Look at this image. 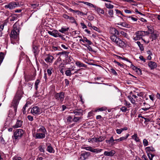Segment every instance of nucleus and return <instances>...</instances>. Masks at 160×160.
Returning a JSON list of instances; mask_svg holds the SVG:
<instances>
[{
  "instance_id": "1",
  "label": "nucleus",
  "mask_w": 160,
  "mask_h": 160,
  "mask_svg": "<svg viewBox=\"0 0 160 160\" xmlns=\"http://www.w3.org/2000/svg\"><path fill=\"white\" fill-rule=\"evenodd\" d=\"M23 94V92L22 87L21 86L18 87L11 104V107L13 108L15 113L17 111V108L19 101Z\"/></svg>"
},
{
  "instance_id": "2",
  "label": "nucleus",
  "mask_w": 160,
  "mask_h": 160,
  "mask_svg": "<svg viewBox=\"0 0 160 160\" xmlns=\"http://www.w3.org/2000/svg\"><path fill=\"white\" fill-rule=\"evenodd\" d=\"M13 132L14 133L12 136L13 142L16 144L18 142L19 140L22 137L24 132L23 130L21 129H17Z\"/></svg>"
},
{
  "instance_id": "3",
  "label": "nucleus",
  "mask_w": 160,
  "mask_h": 160,
  "mask_svg": "<svg viewBox=\"0 0 160 160\" xmlns=\"http://www.w3.org/2000/svg\"><path fill=\"white\" fill-rule=\"evenodd\" d=\"M46 133L47 131L45 127L41 126L37 130L35 138L36 139H43L45 138Z\"/></svg>"
},
{
  "instance_id": "4",
  "label": "nucleus",
  "mask_w": 160,
  "mask_h": 160,
  "mask_svg": "<svg viewBox=\"0 0 160 160\" xmlns=\"http://www.w3.org/2000/svg\"><path fill=\"white\" fill-rule=\"evenodd\" d=\"M110 39L113 42L121 48L124 47L126 46L125 42L122 39L117 37L116 35L111 36Z\"/></svg>"
},
{
  "instance_id": "5",
  "label": "nucleus",
  "mask_w": 160,
  "mask_h": 160,
  "mask_svg": "<svg viewBox=\"0 0 160 160\" xmlns=\"http://www.w3.org/2000/svg\"><path fill=\"white\" fill-rule=\"evenodd\" d=\"M150 32L147 31H139L135 32L133 39L135 41L139 40L142 38V37L146 35H148Z\"/></svg>"
},
{
  "instance_id": "6",
  "label": "nucleus",
  "mask_w": 160,
  "mask_h": 160,
  "mask_svg": "<svg viewBox=\"0 0 160 160\" xmlns=\"http://www.w3.org/2000/svg\"><path fill=\"white\" fill-rule=\"evenodd\" d=\"M65 92H56L54 94V96L55 99L59 104H62L64 101L65 98Z\"/></svg>"
},
{
  "instance_id": "7",
  "label": "nucleus",
  "mask_w": 160,
  "mask_h": 160,
  "mask_svg": "<svg viewBox=\"0 0 160 160\" xmlns=\"http://www.w3.org/2000/svg\"><path fill=\"white\" fill-rule=\"evenodd\" d=\"M13 28L10 34V37L11 39H17L19 35V27L16 25V23L13 25Z\"/></svg>"
},
{
  "instance_id": "8",
  "label": "nucleus",
  "mask_w": 160,
  "mask_h": 160,
  "mask_svg": "<svg viewBox=\"0 0 160 160\" xmlns=\"http://www.w3.org/2000/svg\"><path fill=\"white\" fill-rule=\"evenodd\" d=\"M19 6V3L16 2H11L8 4L5 5L4 8L5 9H9L10 10L14 8Z\"/></svg>"
},
{
  "instance_id": "9",
  "label": "nucleus",
  "mask_w": 160,
  "mask_h": 160,
  "mask_svg": "<svg viewBox=\"0 0 160 160\" xmlns=\"http://www.w3.org/2000/svg\"><path fill=\"white\" fill-rule=\"evenodd\" d=\"M31 113L34 115H38L41 113V110L38 106H34L31 109Z\"/></svg>"
},
{
  "instance_id": "10",
  "label": "nucleus",
  "mask_w": 160,
  "mask_h": 160,
  "mask_svg": "<svg viewBox=\"0 0 160 160\" xmlns=\"http://www.w3.org/2000/svg\"><path fill=\"white\" fill-rule=\"evenodd\" d=\"M84 149L88 150L90 151L93 152H95L96 153H98L101 152L102 151V149L100 148H96V149H93L92 148V147L91 146H88L85 147L84 148Z\"/></svg>"
},
{
  "instance_id": "11",
  "label": "nucleus",
  "mask_w": 160,
  "mask_h": 160,
  "mask_svg": "<svg viewBox=\"0 0 160 160\" xmlns=\"http://www.w3.org/2000/svg\"><path fill=\"white\" fill-rule=\"evenodd\" d=\"M115 141H116V139H114L113 137L112 136L109 140H106L105 141L106 143L112 146L118 143L117 142H115Z\"/></svg>"
},
{
  "instance_id": "12",
  "label": "nucleus",
  "mask_w": 160,
  "mask_h": 160,
  "mask_svg": "<svg viewBox=\"0 0 160 160\" xmlns=\"http://www.w3.org/2000/svg\"><path fill=\"white\" fill-rule=\"evenodd\" d=\"M53 58L52 56L48 54L44 58V60L48 63H51L52 62Z\"/></svg>"
},
{
  "instance_id": "13",
  "label": "nucleus",
  "mask_w": 160,
  "mask_h": 160,
  "mask_svg": "<svg viewBox=\"0 0 160 160\" xmlns=\"http://www.w3.org/2000/svg\"><path fill=\"white\" fill-rule=\"evenodd\" d=\"M71 113H74L75 115L80 116H82L83 110L80 108L76 109L73 111V112Z\"/></svg>"
},
{
  "instance_id": "14",
  "label": "nucleus",
  "mask_w": 160,
  "mask_h": 160,
  "mask_svg": "<svg viewBox=\"0 0 160 160\" xmlns=\"http://www.w3.org/2000/svg\"><path fill=\"white\" fill-rule=\"evenodd\" d=\"M109 32L112 35H119V32L114 28H110Z\"/></svg>"
},
{
  "instance_id": "15",
  "label": "nucleus",
  "mask_w": 160,
  "mask_h": 160,
  "mask_svg": "<svg viewBox=\"0 0 160 160\" xmlns=\"http://www.w3.org/2000/svg\"><path fill=\"white\" fill-rule=\"evenodd\" d=\"M148 65L151 70L154 69L157 66V63L153 61H149L148 63Z\"/></svg>"
},
{
  "instance_id": "16",
  "label": "nucleus",
  "mask_w": 160,
  "mask_h": 160,
  "mask_svg": "<svg viewBox=\"0 0 160 160\" xmlns=\"http://www.w3.org/2000/svg\"><path fill=\"white\" fill-rule=\"evenodd\" d=\"M74 70V68H73V67L71 68H68V69L65 71V74L67 76H71L72 74H74V73H72V71Z\"/></svg>"
},
{
  "instance_id": "17",
  "label": "nucleus",
  "mask_w": 160,
  "mask_h": 160,
  "mask_svg": "<svg viewBox=\"0 0 160 160\" xmlns=\"http://www.w3.org/2000/svg\"><path fill=\"white\" fill-rule=\"evenodd\" d=\"M115 153V151L114 150H112L110 152L105 151L104 154L106 156L112 157L113 156Z\"/></svg>"
},
{
  "instance_id": "18",
  "label": "nucleus",
  "mask_w": 160,
  "mask_h": 160,
  "mask_svg": "<svg viewBox=\"0 0 160 160\" xmlns=\"http://www.w3.org/2000/svg\"><path fill=\"white\" fill-rule=\"evenodd\" d=\"M22 121L21 120H18L15 124L13 125L12 127L14 128L21 127L22 125Z\"/></svg>"
},
{
  "instance_id": "19",
  "label": "nucleus",
  "mask_w": 160,
  "mask_h": 160,
  "mask_svg": "<svg viewBox=\"0 0 160 160\" xmlns=\"http://www.w3.org/2000/svg\"><path fill=\"white\" fill-rule=\"evenodd\" d=\"M48 32L49 34L55 38L58 37V36L57 35L58 31L56 30H54L52 31H48Z\"/></svg>"
},
{
  "instance_id": "20",
  "label": "nucleus",
  "mask_w": 160,
  "mask_h": 160,
  "mask_svg": "<svg viewBox=\"0 0 160 160\" xmlns=\"http://www.w3.org/2000/svg\"><path fill=\"white\" fill-rule=\"evenodd\" d=\"M32 51L34 53L35 56H36L38 54L39 50L37 46L33 45L32 47Z\"/></svg>"
},
{
  "instance_id": "21",
  "label": "nucleus",
  "mask_w": 160,
  "mask_h": 160,
  "mask_svg": "<svg viewBox=\"0 0 160 160\" xmlns=\"http://www.w3.org/2000/svg\"><path fill=\"white\" fill-rule=\"evenodd\" d=\"M90 155V153L89 152H84L81 154V158L82 160H85L87 158L88 156Z\"/></svg>"
},
{
  "instance_id": "22",
  "label": "nucleus",
  "mask_w": 160,
  "mask_h": 160,
  "mask_svg": "<svg viewBox=\"0 0 160 160\" xmlns=\"http://www.w3.org/2000/svg\"><path fill=\"white\" fill-rule=\"evenodd\" d=\"M129 135V134H127L126 136L121 137L118 139H116V140L118 141V142L122 141L123 140H126L128 138Z\"/></svg>"
},
{
  "instance_id": "23",
  "label": "nucleus",
  "mask_w": 160,
  "mask_h": 160,
  "mask_svg": "<svg viewBox=\"0 0 160 160\" xmlns=\"http://www.w3.org/2000/svg\"><path fill=\"white\" fill-rule=\"evenodd\" d=\"M17 15V14H14L11 15L9 18L10 21L11 22L13 21L17 20L18 19Z\"/></svg>"
},
{
  "instance_id": "24",
  "label": "nucleus",
  "mask_w": 160,
  "mask_h": 160,
  "mask_svg": "<svg viewBox=\"0 0 160 160\" xmlns=\"http://www.w3.org/2000/svg\"><path fill=\"white\" fill-rule=\"evenodd\" d=\"M158 36V34L156 33H154L153 32L151 33V37L152 39V41L156 40Z\"/></svg>"
},
{
  "instance_id": "25",
  "label": "nucleus",
  "mask_w": 160,
  "mask_h": 160,
  "mask_svg": "<svg viewBox=\"0 0 160 160\" xmlns=\"http://www.w3.org/2000/svg\"><path fill=\"white\" fill-rule=\"evenodd\" d=\"M132 138L136 142H139L140 141V139L139 137H138V134L137 133H134L133 135L132 136Z\"/></svg>"
},
{
  "instance_id": "26",
  "label": "nucleus",
  "mask_w": 160,
  "mask_h": 160,
  "mask_svg": "<svg viewBox=\"0 0 160 160\" xmlns=\"http://www.w3.org/2000/svg\"><path fill=\"white\" fill-rule=\"evenodd\" d=\"M95 10L97 12L101 14H104V11L103 9L101 8H100L97 7L96 6V8H94Z\"/></svg>"
},
{
  "instance_id": "27",
  "label": "nucleus",
  "mask_w": 160,
  "mask_h": 160,
  "mask_svg": "<svg viewBox=\"0 0 160 160\" xmlns=\"http://www.w3.org/2000/svg\"><path fill=\"white\" fill-rule=\"evenodd\" d=\"M49 145L48 146L47 151L50 153H54V150L51 146V144L49 143Z\"/></svg>"
},
{
  "instance_id": "28",
  "label": "nucleus",
  "mask_w": 160,
  "mask_h": 160,
  "mask_svg": "<svg viewBox=\"0 0 160 160\" xmlns=\"http://www.w3.org/2000/svg\"><path fill=\"white\" fill-rule=\"evenodd\" d=\"M122 36L123 37L125 38L128 39H129V37L128 34L125 32L124 31H121L119 32V34Z\"/></svg>"
},
{
  "instance_id": "29",
  "label": "nucleus",
  "mask_w": 160,
  "mask_h": 160,
  "mask_svg": "<svg viewBox=\"0 0 160 160\" xmlns=\"http://www.w3.org/2000/svg\"><path fill=\"white\" fill-rule=\"evenodd\" d=\"M100 140L99 138H93L91 139H90V140L89 141V142H100V140Z\"/></svg>"
},
{
  "instance_id": "30",
  "label": "nucleus",
  "mask_w": 160,
  "mask_h": 160,
  "mask_svg": "<svg viewBox=\"0 0 160 160\" xmlns=\"http://www.w3.org/2000/svg\"><path fill=\"white\" fill-rule=\"evenodd\" d=\"M145 149L147 152H154L155 151V149L152 147H147Z\"/></svg>"
},
{
  "instance_id": "31",
  "label": "nucleus",
  "mask_w": 160,
  "mask_h": 160,
  "mask_svg": "<svg viewBox=\"0 0 160 160\" xmlns=\"http://www.w3.org/2000/svg\"><path fill=\"white\" fill-rule=\"evenodd\" d=\"M69 52L64 51L58 52L57 55H61L63 54L66 57L68 56V55L69 54Z\"/></svg>"
},
{
  "instance_id": "32",
  "label": "nucleus",
  "mask_w": 160,
  "mask_h": 160,
  "mask_svg": "<svg viewBox=\"0 0 160 160\" xmlns=\"http://www.w3.org/2000/svg\"><path fill=\"white\" fill-rule=\"evenodd\" d=\"M69 28L68 27L66 28L62 27L59 30V31L62 33H64L68 31Z\"/></svg>"
},
{
  "instance_id": "33",
  "label": "nucleus",
  "mask_w": 160,
  "mask_h": 160,
  "mask_svg": "<svg viewBox=\"0 0 160 160\" xmlns=\"http://www.w3.org/2000/svg\"><path fill=\"white\" fill-rule=\"evenodd\" d=\"M75 64L77 66L79 67H85V65L84 64L79 61H77L75 63Z\"/></svg>"
},
{
  "instance_id": "34",
  "label": "nucleus",
  "mask_w": 160,
  "mask_h": 160,
  "mask_svg": "<svg viewBox=\"0 0 160 160\" xmlns=\"http://www.w3.org/2000/svg\"><path fill=\"white\" fill-rule=\"evenodd\" d=\"M107 109V108L105 107H102L98 108H97L94 110L95 112H99L100 111H105Z\"/></svg>"
},
{
  "instance_id": "35",
  "label": "nucleus",
  "mask_w": 160,
  "mask_h": 160,
  "mask_svg": "<svg viewBox=\"0 0 160 160\" xmlns=\"http://www.w3.org/2000/svg\"><path fill=\"white\" fill-rule=\"evenodd\" d=\"M118 24L125 28H128L129 27V25L126 22H120L118 23Z\"/></svg>"
},
{
  "instance_id": "36",
  "label": "nucleus",
  "mask_w": 160,
  "mask_h": 160,
  "mask_svg": "<svg viewBox=\"0 0 160 160\" xmlns=\"http://www.w3.org/2000/svg\"><path fill=\"white\" fill-rule=\"evenodd\" d=\"M137 43L138 45V47L140 49L141 51H143L144 50V47L142 44L140 42L138 41L137 42Z\"/></svg>"
},
{
  "instance_id": "37",
  "label": "nucleus",
  "mask_w": 160,
  "mask_h": 160,
  "mask_svg": "<svg viewBox=\"0 0 160 160\" xmlns=\"http://www.w3.org/2000/svg\"><path fill=\"white\" fill-rule=\"evenodd\" d=\"M40 80L38 79H37L35 82L34 84L35 88V90L37 91L38 90V85L40 83Z\"/></svg>"
},
{
  "instance_id": "38",
  "label": "nucleus",
  "mask_w": 160,
  "mask_h": 160,
  "mask_svg": "<svg viewBox=\"0 0 160 160\" xmlns=\"http://www.w3.org/2000/svg\"><path fill=\"white\" fill-rule=\"evenodd\" d=\"M82 118V117H74L72 119V121L74 122H76L79 121L80 119Z\"/></svg>"
},
{
  "instance_id": "39",
  "label": "nucleus",
  "mask_w": 160,
  "mask_h": 160,
  "mask_svg": "<svg viewBox=\"0 0 160 160\" xmlns=\"http://www.w3.org/2000/svg\"><path fill=\"white\" fill-rule=\"evenodd\" d=\"M128 98L132 104H134L135 103V100L133 99L132 96L129 95L128 96Z\"/></svg>"
},
{
  "instance_id": "40",
  "label": "nucleus",
  "mask_w": 160,
  "mask_h": 160,
  "mask_svg": "<svg viewBox=\"0 0 160 160\" xmlns=\"http://www.w3.org/2000/svg\"><path fill=\"white\" fill-rule=\"evenodd\" d=\"M105 6L107 8L109 9L113 8L114 7V6L109 3H105Z\"/></svg>"
},
{
  "instance_id": "41",
  "label": "nucleus",
  "mask_w": 160,
  "mask_h": 160,
  "mask_svg": "<svg viewBox=\"0 0 160 160\" xmlns=\"http://www.w3.org/2000/svg\"><path fill=\"white\" fill-rule=\"evenodd\" d=\"M48 75L49 76H50L53 72L52 70V68H49L47 70Z\"/></svg>"
},
{
  "instance_id": "42",
  "label": "nucleus",
  "mask_w": 160,
  "mask_h": 160,
  "mask_svg": "<svg viewBox=\"0 0 160 160\" xmlns=\"http://www.w3.org/2000/svg\"><path fill=\"white\" fill-rule=\"evenodd\" d=\"M108 14L109 16L112 18H113V11L112 10L109 9L108 11Z\"/></svg>"
},
{
  "instance_id": "43",
  "label": "nucleus",
  "mask_w": 160,
  "mask_h": 160,
  "mask_svg": "<svg viewBox=\"0 0 160 160\" xmlns=\"http://www.w3.org/2000/svg\"><path fill=\"white\" fill-rule=\"evenodd\" d=\"M69 19L70 20V22L72 23H74L77 25L76 21L73 17H70Z\"/></svg>"
},
{
  "instance_id": "44",
  "label": "nucleus",
  "mask_w": 160,
  "mask_h": 160,
  "mask_svg": "<svg viewBox=\"0 0 160 160\" xmlns=\"http://www.w3.org/2000/svg\"><path fill=\"white\" fill-rule=\"evenodd\" d=\"M148 158L150 160H152L154 156V155L151 152H147Z\"/></svg>"
},
{
  "instance_id": "45",
  "label": "nucleus",
  "mask_w": 160,
  "mask_h": 160,
  "mask_svg": "<svg viewBox=\"0 0 160 160\" xmlns=\"http://www.w3.org/2000/svg\"><path fill=\"white\" fill-rule=\"evenodd\" d=\"M84 40L85 42H87L88 45H91L92 44V43L90 41L87 39L86 37H84Z\"/></svg>"
},
{
  "instance_id": "46",
  "label": "nucleus",
  "mask_w": 160,
  "mask_h": 160,
  "mask_svg": "<svg viewBox=\"0 0 160 160\" xmlns=\"http://www.w3.org/2000/svg\"><path fill=\"white\" fill-rule=\"evenodd\" d=\"M84 3L90 7H93L94 8H96V6H94L93 4L89 2H84Z\"/></svg>"
},
{
  "instance_id": "47",
  "label": "nucleus",
  "mask_w": 160,
  "mask_h": 160,
  "mask_svg": "<svg viewBox=\"0 0 160 160\" xmlns=\"http://www.w3.org/2000/svg\"><path fill=\"white\" fill-rule=\"evenodd\" d=\"M120 110L123 112H126L127 111H128V110L125 106H123L120 108Z\"/></svg>"
},
{
  "instance_id": "48",
  "label": "nucleus",
  "mask_w": 160,
  "mask_h": 160,
  "mask_svg": "<svg viewBox=\"0 0 160 160\" xmlns=\"http://www.w3.org/2000/svg\"><path fill=\"white\" fill-rule=\"evenodd\" d=\"M147 28L148 30L149 31V32L151 33L153 32V28L152 26H147Z\"/></svg>"
},
{
  "instance_id": "49",
  "label": "nucleus",
  "mask_w": 160,
  "mask_h": 160,
  "mask_svg": "<svg viewBox=\"0 0 160 160\" xmlns=\"http://www.w3.org/2000/svg\"><path fill=\"white\" fill-rule=\"evenodd\" d=\"M72 119V117L69 116L67 118V121L68 122H71L73 121Z\"/></svg>"
},
{
  "instance_id": "50",
  "label": "nucleus",
  "mask_w": 160,
  "mask_h": 160,
  "mask_svg": "<svg viewBox=\"0 0 160 160\" xmlns=\"http://www.w3.org/2000/svg\"><path fill=\"white\" fill-rule=\"evenodd\" d=\"M59 48L60 47H59L52 46L51 50L52 51H55L56 50H59Z\"/></svg>"
},
{
  "instance_id": "51",
  "label": "nucleus",
  "mask_w": 160,
  "mask_h": 160,
  "mask_svg": "<svg viewBox=\"0 0 160 160\" xmlns=\"http://www.w3.org/2000/svg\"><path fill=\"white\" fill-rule=\"evenodd\" d=\"M134 70L138 73V74H141L142 73V71L139 68H136L134 69Z\"/></svg>"
},
{
  "instance_id": "52",
  "label": "nucleus",
  "mask_w": 160,
  "mask_h": 160,
  "mask_svg": "<svg viewBox=\"0 0 160 160\" xmlns=\"http://www.w3.org/2000/svg\"><path fill=\"white\" fill-rule=\"evenodd\" d=\"M83 45L87 47L88 49L89 50V51H92V48L91 46L88 45H86L85 44H82Z\"/></svg>"
},
{
  "instance_id": "53",
  "label": "nucleus",
  "mask_w": 160,
  "mask_h": 160,
  "mask_svg": "<svg viewBox=\"0 0 160 160\" xmlns=\"http://www.w3.org/2000/svg\"><path fill=\"white\" fill-rule=\"evenodd\" d=\"M39 150L41 152H45L44 148L42 146H40L38 147Z\"/></svg>"
},
{
  "instance_id": "54",
  "label": "nucleus",
  "mask_w": 160,
  "mask_h": 160,
  "mask_svg": "<svg viewBox=\"0 0 160 160\" xmlns=\"http://www.w3.org/2000/svg\"><path fill=\"white\" fill-rule=\"evenodd\" d=\"M110 71L113 74L116 76L118 74L117 72L113 68H112L110 69Z\"/></svg>"
},
{
  "instance_id": "55",
  "label": "nucleus",
  "mask_w": 160,
  "mask_h": 160,
  "mask_svg": "<svg viewBox=\"0 0 160 160\" xmlns=\"http://www.w3.org/2000/svg\"><path fill=\"white\" fill-rule=\"evenodd\" d=\"M143 145L144 146H147L148 145V141H147V140L146 139H144L143 140Z\"/></svg>"
},
{
  "instance_id": "56",
  "label": "nucleus",
  "mask_w": 160,
  "mask_h": 160,
  "mask_svg": "<svg viewBox=\"0 0 160 160\" xmlns=\"http://www.w3.org/2000/svg\"><path fill=\"white\" fill-rule=\"evenodd\" d=\"M22 158L20 157L15 156L12 158V160H21Z\"/></svg>"
},
{
  "instance_id": "57",
  "label": "nucleus",
  "mask_w": 160,
  "mask_h": 160,
  "mask_svg": "<svg viewBox=\"0 0 160 160\" xmlns=\"http://www.w3.org/2000/svg\"><path fill=\"white\" fill-rule=\"evenodd\" d=\"M100 140H100V142H102V141L104 140L106 138V137L105 136H100L99 137Z\"/></svg>"
},
{
  "instance_id": "58",
  "label": "nucleus",
  "mask_w": 160,
  "mask_h": 160,
  "mask_svg": "<svg viewBox=\"0 0 160 160\" xmlns=\"http://www.w3.org/2000/svg\"><path fill=\"white\" fill-rule=\"evenodd\" d=\"M62 17L65 19H69L70 17L65 13H64L62 15Z\"/></svg>"
},
{
  "instance_id": "59",
  "label": "nucleus",
  "mask_w": 160,
  "mask_h": 160,
  "mask_svg": "<svg viewBox=\"0 0 160 160\" xmlns=\"http://www.w3.org/2000/svg\"><path fill=\"white\" fill-rule=\"evenodd\" d=\"M27 118L29 120L31 121H32L33 120V117L30 115H29L27 116Z\"/></svg>"
},
{
  "instance_id": "60",
  "label": "nucleus",
  "mask_w": 160,
  "mask_h": 160,
  "mask_svg": "<svg viewBox=\"0 0 160 160\" xmlns=\"http://www.w3.org/2000/svg\"><path fill=\"white\" fill-rule=\"evenodd\" d=\"M124 105L128 107H129V105H130V104L129 102L127 101L126 100H124Z\"/></svg>"
},
{
  "instance_id": "61",
  "label": "nucleus",
  "mask_w": 160,
  "mask_h": 160,
  "mask_svg": "<svg viewBox=\"0 0 160 160\" xmlns=\"http://www.w3.org/2000/svg\"><path fill=\"white\" fill-rule=\"evenodd\" d=\"M93 111L92 110L89 112L88 113V117H90L93 115Z\"/></svg>"
},
{
  "instance_id": "62",
  "label": "nucleus",
  "mask_w": 160,
  "mask_h": 160,
  "mask_svg": "<svg viewBox=\"0 0 160 160\" xmlns=\"http://www.w3.org/2000/svg\"><path fill=\"white\" fill-rule=\"evenodd\" d=\"M65 86H68L69 84V81L67 79H65Z\"/></svg>"
},
{
  "instance_id": "63",
  "label": "nucleus",
  "mask_w": 160,
  "mask_h": 160,
  "mask_svg": "<svg viewBox=\"0 0 160 160\" xmlns=\"http://www.w3.org/2000/svg\"><path fill=\"white\" fill-rule=\"evenodd\" d=\"M71 61V58L70 57H67V58L66 59V63H69Z\"/></svg>"
},
{
  "instance_id": "64",
  "label": "nucleus",
  "mask_w": 160,
  "mask_h": 160,
  "mask_svg": "<svg viewBox=\"0 0 160 160\" xmlns=\"http://www.w3.org/2000/svg\"><path fill=\"white\" fill-rule=\"evenodd\" d=\"M80 24L82 27L83 29H84L87 28V26L84 24L83 22H81Z\"/></svg>"
}]
</instances>
